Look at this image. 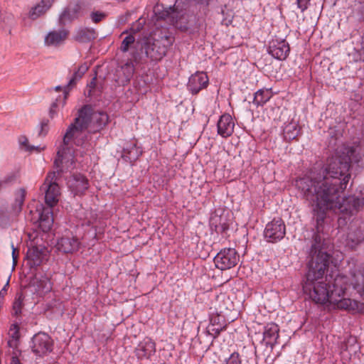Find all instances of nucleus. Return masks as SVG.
<instances>
[{"instance_id":"1","label":"nucleus","mask_w":364,"mask_h":364,"mask_svg":"<svg viewBox=\"0 0 364 364\" xmlns=\"http://www.w3.org/2000/svg\"><path fill=\"white\" fill-rule=\"evenodd\" d=\"M360 157L353 146L343 144L336 149L326 168L296 181V186L311 203L316 215V228L323 232L326 213L338 210L341 215L338 219L339 228L347 224V218L355 214L364 205L363 198L349 196L339 201L349 182L350 164L358 163Z\"/></svg>"},{"instance_id":"2","label":"nucleus","mask_w":364,"mask_h":364,"mask_svg":"<svg viewBox=\"0 0 364 364\" xmlns=\"http://www.w3.org/2000/svg\"><path fill=\"white\" fill-rule=\"evenodd\" d=\"M329 264V255L319 250L308 264L306 279L303 283L304 292L316 304L333 305L338 309L355 313H364V303L345 298L348 289L352 288L364 297V269L350 272V277L338 274L333 281L324 278Z\"/></svg>"},{"instance_id":"3","label":"nucleus","mask_w":364,"mask_h":364,"mask_svg":"<svg viewBox=\"0 0 364 364\" xmlns=\"http://www.w3.org/2000/svg\"><path fill=\"white\" fill-rule=\"evenodd\" d=\"M108 115L103 112H92L91 107L85 105L78 112L77 117L71 124L63 139V144L57 151L54 161L58 172H63L74 168L75 150L73 145L82 146L87 138L86 129L90 133H96L107 124Z\"/></svg>"},{"instance_id":"4","label":"nucleus","mask_w":364,"mask_h":364,"mask_svg":"<svg viewBox=\"0 0 364 364\" xmlns=\"http://www.w3.org/2000/svg\"><path fill=\"white\" fill-rule=\"evenodd\" d=\"M240 261V255L234 248L222 249L214 257L215 267L222 270H228L235 267Z\"/></svg>"},{"instance_id":"5","label":"nucleus","mask_w":364,"mask_h":364,"mask_svg":"<svg viewBox=\"0 0 364 364\" xmlns=\"http://www.w3.org/2000/svg\"><path fill=\"white\" fill-rule=\"evenodd\" d=\"M42 188L46 191V203L50 208L55 206L58 203L60 196V187L56 183L55 172H51L47 175Z\"/></svg>"},{"instance_id":"6","label":"nucleus","mask_w":364,"mask_h":364,"mask_svg":"<svg viewBox=\"0 0 364 364\" xmlns=\"http://www.w3.org/2000/svg\"><path fill=\"white\" fill-rule=\"evenodd\" d=\"M286 235V225L282 218H274L269 222L264 231V238L269 242H277Z\"/></svg>"},{"instance_id":"7","label":"nucleus","mask_w":364,"mask_h":364,"mask_svg":"<svg viewBox=\"0 0 364 364\" xmlns=\"http://www.w3.org/2000/svg\"><path fill=\"white\" fill-rule=\"evenodd\" d=\"M230 213L223 208L215 209L210 218V228L217 233H223L229 229Z\"/></svg>"},{"instance_id":"8","label":"nucleus","mask_w":364,"mask_h":364,"mask_svg":"<svg viewBox=\"0 0 364 364\" xmlns=\"http://www.w3.org/2000/svg\"><path fill=\"white\" fill-rule=\"evenodd\" d=\"M53 341L48 334L38 333L32 339V350L38 356L45 355L53 350Z\"/></svg>"},{"instance_id":"9","label":"nucleus","mask_w":364,"mask_h":364,"mask_svg":"<svg viewBox=\"0 0 364 364\" xmlns=\"http://www.w3.org/2000/svg\"><path fill=\"white\" fill-rule=\"evenodd\" d=\"M69 33V31L65 28L51 30L44 37V45L50 48H58L65 43Z\"/></svg>"},{"instance_id":"10","label":"nucleus","mask_w":364,"mask_h":364,"mask_svg":"<svg viewBox=\"0 0 364 364\" xmlns=\"http://www.w3.org/2000/svg\"><path fill=\"white\" fill-rule=\"evenodd\" d=\"M164 40H154L153 43L146 42L144 45L145 53L151 60H160L167 52V46Z\"/></svg>"},{"instance_id":"11","label":"nucleus","mask_w":364,"mask_h":364,"mask_svg":"<svg viewBox=\"0 0 364 364\" xmlns=\"http://www.w3.org/2000/svg\"><path fill=\"white\" fill-rule=\"evenodd\" d=\"M289 52V45L285 40L273 39L269 43L268 53L277 60H284Z\"/></svg>"},{"instance_id":"12","label":"nucleus","mask_w":364,"mask_h":364,"mask_svg":"<svg viewBox=\"0 0 364 364\" xmlns=\"http://www.w3.org/2000/svg\"><path fill=\"white\" fill-rule=\"evenodd\" d=\"M156 353V343L150 338L146 337L134 349V353L138 360H149Z\"/></svg>"},{"instance_id":"13","label":"nucleus","mask_w":364,"mask_h":364,"mask_svg":"<svg viewBox=\"0 0 364 364\" xmlns=\"http://www.w3.org/2000/svg\"><path fill=\"white\" fill-rule=\"evenodd\" d=\"M47 249L43 246L28 247L26 259L30 267L39 266L47 255Z\"/></svg>"},{"instance_id":"14","label":"nucleus","mask_w":364,"mask_h":364,"mask_svg":"<svg viewBox=\"0 0 364 364\" xmlns=\"http://www.w3.org/2000/svg\"><path fill=\"white\" fill-rule=\"evenodd\" d=\"M208 83L209 79L207 74L204 72L198 71L189 77L187 87L193 95H196L205 89Z\"/></svg>"},{"instance_id":"15","label":"nucleus","mask_w":364,"mask_h":364,"mask_svg":"<svg viewBox=\"0 0 364 364\" xmlns=\"http://www.w3.org/2000/svg\"><path fill=\"white\" fill-rule=\"evenodd\" d=\"M80 245L79 240L70 232L60 237L57 242V248L65 253H73L77 251Z\"/></svg>"},{"instance_id":"16","label":"nucleus","mask_w":364,"mask_h":364,"mask_svg":"<svg viewBox=\"0 0 364 364\" xmlns=\"http://www.w3.org/2000/svg\"><path fill=\"white\" fill-rule=\"evenodd\" d=\"M70 191L75 196H82L89 187L88 180L81 174L73 175L68 181Z\"/></svg>"},{"instance_id":"17","label":"nucleus","mask_w":364,"mask_h":364,"mask_svg":"<svg viewBox=\"0 0 364 364\" xmlns=\"http://www.w3.org/2000/svg\"><path fill=\"white\" fill-rule=\"evenodd\" d=\"M55 1V0H40L31 7L27 14L28 18L35 21L43 16L51 9Z\"/></svg>"},{"instance_id":"18","label":"nucleus","mask_w":364,"mask_h":364,"mask_svg":"<svg viewBox=\"0 0 364 364\" xmlns=\"http://www.w3.org/2000/svg\"><path fill=\"white\" fill-rule=\"evenodd\" d=\"M279 337V327L275 323H269L266 324L263 331V341L267 346L272 349L277 344V340Z\"/></svg>"},{"instance_id":"19","label":"nucleus","mask_w":364,"mask_h":364,"mask_svg":"<svg viewBox=\"0 0 364 364\" xmlns=\"http://www.w3.org/2000/svg\"><path fill=\"white\" fill-rule=\"evenodd\" d=\"M235 122L229 114L220 116L218 124V134L223 138L230 136L234 132Z\"/></svg>"},{"instance_id":"20","label":"nucleus","mask_w":364,"mask_h":364,"mask_svg":"<svg viewBox=\"0 0 364 364\" xmlns=\"http://www.w3.org/2000/svg\"><path fill=\"white\" fill-rule=\"evenodd\" d=\"M350 232L348 234V238L355 243L364 240V224L359 220L356 219L350 223Z\"/></svg>"},{"instance_id":"21","label":"nucleus","mask_w":364,"mask_h":364,"mask_svg":"<svg viewBox=\"0 0 364 364\" xmlns=\"http://www.w3.org/2000/svg\"><path fill=\"white\" fill-rule=\"evenodd\" d=\"M53 211L49 208H43L39 214V227L43 232L50 230L53 224Z\"/></svg>"},{"instance_id":"22","label":"nucleus","mask_w":364,"mask_h":364,"mask_svg":"<svg viewBox=\"0 0 364 364\" xmlns=\"http://www.w3.org/2000/svg\"><path fill=\"white\" fill-rule=\"evenodd\" d=\"M141 154L142 150L141 148L137 146L135 144H132L126 149H124L122 158L133 165Z\"/></svg>"},{"instance_id":"23","label":"nucleus","mask_w":364,"mask_h":364,"mask_svg":"<svg viewBox=\"0 0 364 364\" xmlns=\"http://www.w3.org/2000/svg\"><path fill=\"white\" fill-rule=\"evenodd\" d=\"M80 11V6H77L74 9H65L62 13L60 14L58 18V24L59 26H63L68 22H70L74 19L77 18L78 16V13Z\"/></svg>"},{"instance_id":"24","label":"nucleus","mask_w":364,"mask_h":364,"mask_svg":"<svg viewBox=\"0 0 364 364\" xmlns=\"http://www.w3.org/2000/svg\"><path fill=\"white\" fill-rule=\"evenodd\" d=\"M88 70V66L87 64L84 63L80 65L76 71L74 72L73 77L69 80L68 85L64 87L63 94L64 99L67 97V95L70 90V87L74 86L77 82V80H80L84 74Z\"/></svg>"},{"instance_id":"25","label":"nucleus","mask_w":364,"mask_h":364,"mask_svg":"<svg viewBox=\"0 0 364 364\" xmlns=\"http://www.w3.org/2000/svg\"><path fill=\"white\" fill-rule=\"evenodd\" d=\"M272 96L273 93L271 88H262L255 93L252 102L256 105V107L263 106L272 97Z\"/></svg>"},{"instance_id":"26","label":"nucleus","mask_w":364,"mask_h":364,"mask_svg":"<svg viewBox=\"0 0 364 364\" xmlns=\"http://www.w3.org/2000/svg\"><path fill=\"white\" fill-rule=\"evenodd\" d=\"M300 133V127L297 122H291L286 124L283 129L284 137L286 140L291 141L296 139Z\"/></svg>"},{"instance_id":"27","label":"nucleus","mask_w":364,"mask_h":364,"mask_svg":"<svg viewBox=\"0 0 364 364\" xmlns=\"http://www.w3.org/2000/svg\"><path fill=\"white\" fill-rule=\"evenodd\" d=\"M95 38V32L92 28H80L75 32L74 39L80 43L89 42Z\"/></svg>"},{"instance_id":"28","label":"nucleus","mask_w":364,"mask_h":364,"mask_svg":"<svg viewBox=\"0 0 364 364\" xmlns=\"http://www.w3.org/2000/svg\"><path fill=\"white\" fill-rule=\"evenodd\" d=\"M26 191L24 189H19L15 193L14 203L12 205L14 213L17 214L21 211L24 203Z\"/></svg>"},{"instance_id":"29","label":"nucleus","mask_w":364,"mask_h":364,"mask_svg":"<svg viewBox=\"0 0 364 364\" xmlns=\"http://www.w3.org/2000/svg\"><path fill=\"white\" fill-rule=\"evenodd\" d=\"M18 142H19L21 148L22 149H23L24 151H28V152L36 151L37 153H39L42 150H43L44 148H45L44 146L43 147H41L39 146H31L29 144V143H28V139L25 136H21L18 138Z\"/></svg>"},{"instance_id":"30","label":"nucleus","mask_w":364,"mask_h":364,"mask_svg":"<svg viewBox=\"0 0 364 364\" xmlns=\"http://www.w3.org/2000/svg\"><path fill=\"white\" fill-rule=\"evenodd\" d=\"M134 70L135 68L132 61H127L121 66L120 71L123 73L124 81L128 82L130 80L134 73Z\"/></svg>"},{"instance_id":"31","label":"nucleus","mask_w":364,"mask_h":364,"mask_svg":"<svg viewBox=\"0 0 364 364\" xmlns=\"http://www.w3.org/2000/svg\"><path fill=\"white\" fill-rule=\"evenodd\" d=\"M135 45V37L132 34L127 35L122 41L120 50L123 53L129 51Z\"/></svg>"},{"instance_id":"32","label":"nucleus","mask_w":364,"mask_h":364,"mask_svg":"<svg viewBox=\"0 0 364 364\" xmlns=\"http://www.w3.org/2000/svg\"><path fill=\"white\" fill-rule=\"evenodd\" d=\"M49 131V120L48 119H43L41 122L38 127V136H45L47 135Z\"/></svg>"},{"instance_id":"33","label":"nucleus","mask_w":364,"mask_h":364,"mask_svg":"<svg viewBox=\"0 0 364 364\" xmlns=\"http://www.w3.org/2000/svg\"><path fill=\"white\" fill-rule=\"evenodd\" d=\"M23 307V299L21 295L16 297L13 303L12 310L15 316H18L21 313Z\"/></svg>"},{"instance_id":"34","label":"nucleus","mask_w":364,"mask_h":364,"mask_svg":"<svg viewBox=\"0 0 364 364\" xmlns=\"http://www.w3.org/2000/svg\"><path fill=\"white\" fill-rule=\"evenodd\" d=\"M242 361L240 355L237 352L232 353L230 357L225 360V364H241Z\"/></svg>"},{"instance_id":"35","label":"nucleus","mask_w":364,"mask_h":364,"mask_svg":"<svg viewBox=\"0 0 364 364\" xmlns=\"http://www.w3.org/2000/svg\"><path fill=\"white\" fill-rule=\"evenodd\" d=\"M106 16V14L104 12L94 11L91 13L90 18L94 23H97L103 20Z\"/></svg>"},{"instance_id":"36","label":"nucleus","mask_w":364,"mask_h":364,"mask_svg":"<svg viewBox=\"0 0 364 364\" xmlns=\"http://www.w3.org/2000/svg\"><path fill=\"white\" fill-rule=\"evenodd\" d=\"M223 330V326H222L221 325L215 327L213 323H211L208 326V331L211 332L210 334L213 336V338L218 337Z\"/></svg>"},{"instance_id":"37","label":"nucleus","mask_w":364,"mask_h":364,"mask_svg":"<svg viewBox=\"0 0 364 364\" xmlns=\"http://www.w3.org/2000/svg\"><path fill=\"white\" fill-rule=\"evenodd\" d=\"M58 99H56L55 102H53L50 109H49V116L51 119H53L58 114Z\"/></svg>"},{"instance_id":"38","label":"nucleus","mask_w":364,"mask_h":364,"mask_svg":"<svg viewBox=\"0 0 364 364\" xmlns=\"http://www.w3.org/2000/svg\"><path fill=\"white\" fill-rule=\"evenodd\" d=\"M310 1L311 0H296L298 8H299L301 11H304L307 9Z\"/></svg>"},{"instance_id":"39","label":"nucleus","mask_w":364,"mask_h":364,"mask_svg":"<svg viewBox=\"0 0 364 364\" xmlns=\"http://www.w3.org/2000/svg\"><path fill=\"white\" fill-rule=\"evenodd\" d=\"M11 247H12L13 264H14V266H16L18 262L19 251L17 248L14 247V245L13 244L11 245Z\"/></svg>"},{"instance_id":"40","label":"nucleus","mask_w":364,"mask_h":364,"mask_svg":"<svg viewBox=\"0 0 364 364\" xmlns=\"http://www.w3.org/2000/svg\"><path fill=\"white\" fill-rule=\"evenodd\" d=\"M95 86H96V77H94L87 85V87L89 88L88 96L92 95V89H94L95 87Z\"/></svg>"},{"instance_id":"41","label":"nucleus","mask_w":364,"mask_h":364,"mask_svg":"<svg viewBox=\"0 0 364 364\" xmlns=\"http://www.w3.org/2000/svg\"><path fill=\"white\" fill-rule=\"evenodd\" d=\"M226 298V296L225 294H220V295H218L216 296V299L218 301H224L225 299Z\"/></svg>"},{"instance_id":"42","label":"nucleus","mask_w":364,"mask_h":364,"mask_svg":"<svg viewBox=\"0 0 364 364\" xmlns=\"http://www.w3.org/2000/svg\"><path fill=\"white\" fill-rule=\"evenodd\" d=\"M4 21H4V18L0 14V29L4 28V26H5V22Z\"/></svg>"},{"instance_id":"43","label":"nucleus","mask_w":364,"mask_h":364,"mask_svg":"<svg viewBox=\"0 0 364 364\" xmlns=\"http://www.w3.org/2000/svg\"><path fill=\"white\" fill-rule=\"evenodd\" d=\"M46 280V287L45 291H49L51 289L50 283L49 280H48L47 279Z\"/></svg>"},{"instance_id":"44","label":"nucleus","mask_w":364,"mask_h":364,"mask_svg":"<svg viewBox=\"0 0 364 364\" xmlns=\"http://www.w3.org/2000/svg\"><path fill=\"white\" fill-rule=\"evenodd\" d=\"M11 364H21L17 358H13Z\"/></svg>"},{"instance_id":"45","label":"nucleus","mask_w":364,"mask_h":364,"mask_svg":"<svg viewBox=\"0 0 364 364\" xmlns=\"http://www.w3.org/2000/svg\"><path fill=\"white\" fill-rule=\"evenodd\" d=\"M92 223H93V221H92V220H89L87 222H86V223H82V225H86L89 226V225H90Z\"/></svg>"},{"instance_id":"46","label":"nucleus","mask_w":364,"mask_h":364,"mask_svg":"<svg viewBox=\"0 0 364 364\" xmlns=\"http://www.w3.org/2000/svg\"><path fill=\"white\" fill-rule=\"evenodd\" d=\"M61 89H62V87H61L60 86H56V87H55V90L56 91L61 90Z\"/></svg>"},{"instance_id":"47","label":"nucleus","mask_w":364,"mask_h":364,"mask_svg":"<svg viewBox=\"0 0 364 364\" xmlns=\"http://www.w3.org/2000/svg\"><path fill=\"white\" fill-rule=\"evenodd\" d=\"M132 55H133V58H134V61H136L137 60V57L135 54L132 53Z\"/></svg>"},{"instance_id":"48","label":"nucleus","mask_w":364,"mask_h":364,"mask_svg":"<svg viewBox=\"0 0 364 364\" xmlns=\"http://www.w3.org/2000/svg\"><path fill=\"white\" fill-rule=\"evenodd\" d=\"M218 309H220V312H222L223 307L220 304Z\"/></svg>"}]
</instances>
